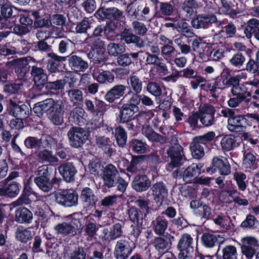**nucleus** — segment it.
<instances>
[{
    "instance_id": "nucleus-1",
    "label": "nucleus",
    "mask_w": 259,
    "mask_h": 259,
    "mask_svg": "<svg viewBox=\"0 0 259 259\" xmlns=\"http://www.w3.org/2000/svg\"><path fill=\"white\" fill-rule=\"evenodd\" d=\"M104 184L108 188L117 186V190L123 192L126 188L127 183L119 176V172L112 164L107 165L103 170Z\"/></svg>"
},
{
    "instance_id": "nucleus-2",
    "label": "nucleus",
    "mask_w": 259,
    "mask_h": 259,
    "mask_svg": "<svg viewBox=\"0 0 259 259\" xmlns=\"http://www.w3.org/2000/svg\"><path fill=\"white\" fill-rule=\"evenodd\" d=\"M169 143L170 146L166 150V153L170 158V162L168 163V167L174 168L182 165L185 158L183 154V148L179 144L178 140L175 136L171 137Z\"/></svg>"
},
{
    "instance_id": "nucleus-3",
    "label": "nucleus",
    "mask_w": 259,
    "mask_h": 259,
    "mask_svg": "<svg viewBox=\"0 0 259 259\" xmlns=\"http://www.w3.org/2000/svg\"><path fill=\"white\" fill-rule=\"evenodd\" d=\"M85 42L91 45V50L88 54L89 59L95 63H100L103 60V51L105 49V42L100 38L88 36Z\"/></svg>"
},
{
    "instance_id": "nucleus-4",
    "label": "nucleus",
    "mask_w": 259,
    "mask_h": 259,
    "mask_svg": "<svg viewBox=\"0 0 259 259\" xmlns=\"http://www.w3.org/2000/svg\"><path fill=\"white\" fill-rule=\"evenodd\" d=\"M69 145L74 148L81 147L88 139L87 131L79 127L72 126L67 132Z\"/></svg>"
},
{
    "instance_id": "nucleus-5",
    "label": "nucleus",
    "mask_w": 259,
    "mask_h": 259,
    "mask_svg": "<svg viewBox=\"0 0 259 259\" xmlns=\"http://www.w3.org/2000/svg\"><path fill=\"white\" fill-rule=\"evenodd\" d=\"M37 177L34 178V182L41 191L48 192L52 189V182L50 180V173L48 165L39 166L37 171Z\"/></svg>"
},
{
    "instance_id": "nucleus-6",
    "label": "nucleus",
    "mask_w": 259,
    "mask_h": 259,
    "mask_svg": "<svg viewBox=\"0 0 259 259\" xmlns=\"http://www.w3.org/2000/svg\"><path fill=\"white\" fill-rule=\"evenodd\" d=\"M8 102L9 112L15 117L26 119L29 116L28 107L19 101L16 97L9 98Z\"/></svg>"
},
{
    "instance_id": "nucleus-7",
    "label": "nucleus",
    "mask_w": 259,
    "mask_h": 259,
    "mask_svg": "<svg viewBox=\"0 0 259 259\" xmlns=\"http://www.w3.org/2000/svg\"><path fill=\"white\" fill-rule=\"evenodd\" d=\"M193 239L190 234H184L179 240L178 248L180 252L178 259H192L194 252Z\"/></svg>"
},
{
    "instance_id": "nucleus-8",
    "label": "nucleus",
    "mask_w": 259,
    "mask_h": 259,
    "mask_svg": "<svg viewBox=\"0 0 259 259\" xmlns=\"http://www.w3.org/2000/svg\"><path fill=\"white\" fill-rule=\"evenodd\" d=\"M212 24H216L219 27L224 24V21H219L213 14H199L191 21L192 26L196 29L207 28Z\"/></svg>"
},
{
    "instance_id": "nucleus-9",
    "label": "nucleus",
    "mask_w": 259,
    "mask_h": 259,
    "mask_svg": "<svg viewBox=\"0 0 259 259\" xmlns=\"http://www.w3.org/2000/svg\"><path fill=\"white\" fill-rule=\"evenodd\" d=\"M31 65L30 74L37 89L41 90L48 80V76L38 61L35 60V62Z\"/></svg>"
},
{
    "instance_id": "nucleus-10",
    "label": "nucleus",
    "mask_w": 259,
    "mask_h": 259,
    "mask_svg": "<svg viewBox=\"0 0 259 259\" xmlns=\"http://www.w3.org/2000/svg\"><path fill=\"white\" fill-rule=\"evenodd\" d=\"M133 250V244L129 239H121L115 244L114 255L116 259H127Z\"/></svg>"
},
{
    "instance_id": "nucleus-11",
    "label": "nucleus",
    "mask_w": 259,
    "mask_h": 259,
    "mask_svg": "<svg viewBox=\"0 0 259 259\" xmlns=\"http://www.w3.org/2000/svg\"><path fill=\"white\" fill-rule=\"evenodd\" d=\"M200 121L201 127H208L215 124L216 120L214 117L215 110L214 107L209 104H205L199 107Z\"/></svg>"
},
{
    "instance_id": "nucleus-12",
    "label": "nucleus",
    "mask_w": 259,
    "mask_h": 259,
    "mask_svg": "<svg viewBox=\"0 0 259 259\" xmlns=\"http://www.w3.org/2000/svg\"><path fill=\"white\" fill-rule=\"evenodd\" d=\"M78 195L75 192L63 190L55 193L56 202L64 206L71 207L78 203Z\"/></svg>"
},
{
    "instance_id": "nucleus-13",
    "label": "nucleus",
    "mask_w": 259,
    "mask_h": 259,
    "mask_svg": "<svg viewBox=\"0 0 259 259\" xmlns=\"http://www.w3.org/2000/svg\"><path fill=\"white\" fill-rule=\"evenodd\" d=\"M35 62V59L32 57H24L14 59L12 61V65L15 72L21 77L25 76L31 67V65Z\"/></svg>"
},
{
    "instance_id": "nucleus-14",
    "label": "nucleus",
    "mask_w": 259,
    "mask_h": 259,
    "mask_svg": "<svg viewBox=\"0 0 259 259\" xmlns=\"http://www.w3.org/2000/svg\"><path fill=\"white\" fill-rule=\"evenodd\" d=\"M217 170L221 175H228L231 173V166L227 159L223 160L218 156L213 158L211 166L206 168V171L214 173Z\"/></svg>"
},
{
    "instance_id": "nucleus-15",
    "label": "nucleus",
    "mask_w": 259,
    "mask_h": 259,
    "mask_svg": "<svg viewBox=\"0 0 259 259\" xmlns=\"http://www.w3.org/2000/svg\"><path fill=\"white\" fill-rule=\"evenodd\" d=\"M61 101V100L54 101L52 98L47 99L36 103L33 108V111L36 116L39 117H42L47 111L51 112L54 109V107H56Z\"/></svg>"
},
{
    "instance_id": "nucleus-16",
    "label": "nucleus",
    "mask_w": 259,
    "mask_h": 259,
    "mask_svg": "<svg viewBox=\"0 0 259 259\" xmlns=\"http://www.w3.org/2000/svg\"><path fill=\"white\" fill-rule=\"evenodd\" d=\"M247 119L244 115H234L230 119H228V129L232 132H240L246 127Z\"/></svg>"
},
{
    "instance_id": "nucleus-17",
    "label": "nucleus",
    "mask_w": 259,
    "mask_h": 259,
    "mask_svg": "<svg viewBox=\"0 0 259 259\" xmlns=\"http://www.w3.org/2000/svg\"><path fill=\"white\" fill-rule=\"evenodd\" d=\"M66 57L69 66L75 72H84L89 67L87 62L80 56L72 53Z\"/></svg>"
},
{
    "instance_id": "nucleus-18",
    "label": "nucleus",
    "mask_w": 259,
    "mask_h": 259,
    "mask_svg": "<svg viewBox=\"0 0 259 259\" xmlns=\"http://www.w3.org/2000/svg\"><path fill=\"white\" fill-rule=\"evenodd\" d=\"M146 155H132L130 164L126 167L127 172L132 174L143 172L145 168L142 165V162L146 159Z\"/></svg>"
},
{
    "instance_id": "nucleus-19",
    "label": "nucleus",
    "mask_w": 259,
    "mask_h": 259,
    "mask_svg": "<svg viewBox=\"0 0 259 259\" xmlns=\"http://www.w3.org/2000/svg\"><path fill=\"white\" fill-rule=\"evenodd\" d=\"M120 39L127 44H134L138 48L144 46L143 40L140 36L134 34L130 30L124 29L120 34Z\"/></svg>"
},
{
    "instance_id": "nucleus-20",
    "label": "nucleus",
    "mask_w": 259,
    "mask_h": 259,
    "mask_svg": "<svg viewBox=\"0 0 259 259\" xmlns=\"http://www.w3.org/2000/svg\"><path fill=\"white\" fill-rule=\"evenodd\" d=\"M132 185L137 192H141L149 188L151 186V181L146 175L139 174L135 177Z\"/></svg>"
},
{
    "instance_id": "nucleus-21",
    "label": "nucleus",
    "mask_w": 259,
    "mask_h": 259,
    "mask_svg": "<svg viewBox=\"0 0 259 259\" xmlns=\"http://www.w3.org/2000/svg\"><path fill=\"white\" fill-rule=\"evenodd\" d=\"M50 59L48 60V68L51 73H56L61 70V63L66 61L67 57L58 56L54 53L51 52L47 54Z\"/></svg>"
},
{
    "instance_id": "nucleus-22",
    "label": "nucleus",
    "mask_w": 259,
    "mask_h": 259,
    "mask_svg": "<svg viewBox=\"0 0 259 259\" xmlns=\"http://www.w3.org/2000/svg\"><path fill=\"white\" fill-rule=\"evenodd\" d=\"M119 110L117 120L119 123H124L131 121L133 118L134 114L138 111L135 108L128 105V104H124L121 107H118Z\"/></svg>"
},
{
    "instance_id": "nucleus-23",
    "label": "nucleus",
    "mask_w": 259,
    "mask_h": 259,
    "mask_svg": "<svg viewBox=\"0 0 259 259\" xmlns=\"http://www.w3.org/2000/svg\"><path fill=\"white\" fill-rule=\"evenodd\" d=\"M246 26L244 28V33L247 38L253 36L255 39L259 41V20L252 18L247 21Z\"/></svg>"
},
{
    "instance_id": "nucleus-24",
    "label": "nucleus",
    "mask_w": 259,
    "mask_h": 259,
    "mask_svg": "<svg viewBox=\"0 0 259 259\" xmlns=\"http://www.w3.org/2000/svg\"><path fill=\"white\" fill-rule=\"evenodd\" d=\"M64 104L61 101L49 113L50 121L56 125H61L64 122Z\"/></svg>"
},
{
    "instance_id": "nucleus-25",
    "label": "nucleus",
    "mask_w": 259,
    "mask_h": 259,
    "mask_svg": "<svg viewBox=\"0 0 259 259\" xmlns=\"http://www.w3.org/2000/svg\"><path fill=\"white\" fill-rule=\"evenodd\" d=\"M126 87L124 85H116L107 91L104 96L105 100L109 103H112L123 96Z\"/></svg>"
},
{
    "instance_id": "nucleus-26",
    "label": "nucleus",
    "mask_w": 259,
    "mask_h": 259,
    "mask_svg": "<svg viewBox=\"0 0 259 259\" xmlns=\"http://www.w3.org/2000/svg\"><path fill=\"white\" fill-rule=\"evenodd\" d=\"M220 246L216 253L220 259H240L237 248L232 245H228L223 247L221 251Z\"/></svg>"
},
{
    "instance_id": "nucleus-27",
    "label": "nucleus",
    "mask_w": 259,
    "mask_h": 259,
    "mask_svg": "<svg viewBox=\"0 0 259 259\" xmlns=\"http://www.w3.org/2000/svg\"><path fill=\"white\" fill-rule=\"evenodd\" d=\"M151 190L154 199L156 201H163L167 196L168 190L166 185L162 182L154 184Z\"/></svg>"
},
{
    "instance_id": "nucleus-28",
    "label": "nucleus",
    "mask_w": 259,
    "mask_h": 259,
    "mask_svg": "<svg viewBox=\"0 0 259 259\" xmlns=\"http://www.w3.org/2000/svg\"><path fill=\"white\" fill-rule=\"evenodd\" d=\"M58 170L66 182H71L74 180V176L77 170L71 163L68 162L61 165Z\"/></svg>"
},
{
    "instance_id": "nucleus-29",
    "label": "nucleus",
    "mask_w": 259,
    "mask_h": 259,
    "mask_svg": "<svg viewBox=\"0 0 259 259\" xmlns=\"http://www.w3.org/2000/svg\"><path fill=\"white\" fill-rule=\"evenodd\" d=\"M174 237L170 234H167L164 236L156 237L154 239L153 244L155 249L159 252L167 249Z\"/></svg>"
},
{
    "instance_id": "nucleus-30",
    "label": "nucleus",
    "mask_w": 259,
    "mask_h": 259,
    "mask_svg": "<svg viewBox=\"0 0 259 259\" xmlns=\"http://www.w3.org/2000/svg\"><path fill=\"white\" fill-rule=\"evenodd\" d=\"M168 224V221L163 215H158L152 222V228L157 235L161 236L164 234Z\"/></svg>"
},
{
    "instance_id": "nucleus-31",
    "label": "nucleus",
    "mask_w": 259,
    "mask_h": 259,
    "mask_svg": "<svg viewBox=\"0 0 259 259\" xmlns=\"http://www.w3.org/2000/svg\"><path fill=\"white\" fill-rule=\"evenodd\" d=\"M123 223H117L113 225L109 230H104V237L106 239L113 240L120 237L122 234Z\"/></svg>"
},
{
    "instance_id": "nucleus-32",
    "label": "nucleus",
    "mask_w": 259,
    "mask_h": 259,
    "mask_svg": "<svg viewBox=\"0 0 259 259\" xmlns=\"http://www.w3.org/2000/svg\"><path fill=\"white\" fill-rule=\"evenodd\" d=\"M142 133L145 135L150 141L159 142L163 144L166 142V138L162 136L156 132H155L151 127L148 124L143 125L142 130Z\"/></svg>"
},
{
    "instance_id": "nucleus-33",
    "label": "nucleus",
    "mask_w": 259,
    "mask_h": 259,
    "mask_svg": "<svg viewBox=\"0 0 259 259\" xmlns=\"http://www.w3.org/2000/svg\"><path fill=\"white\" fill-rule=\"evenodd\" d=\"M144 53L143 51H139L136 53H131L130 54H121L117 58L118 64L122 67L129 66L132 63V58L134 60H137L139 55Z\"/></svg>"
},
{
    "instance_id": "nucleus-34",
    "label": "nucleus",
    "mask_w": 259,
    "mask_h": 259,
    "mask_svg": "<svg viewBox=\"0 0 259 259\" xmlns=\"http://www.w3.org/2000/svg\"><path fill=\"white\" fill-rule=\"evenodd\" d=\"M54 230L57 234L63 235H75L76 230L71 223L63 222L59 223L54 227Z\"/></svg>"
},
{
    "instance_id": "nucleus-35",
    "label": "nucleus",
    "mask_w": 259,
    "mask_h": 259,
    "mask_svg": "<svg viewBox=\"0 0 259 259\" xmlns=\"http://www.w3.org/2000/svg\"><path fill=\"white\" fill-rule=\"evenodd\" d=\"M16 221L19 223H30L33 219V214L26 207H20L15 212Z\"/></svg>"
},
{
    "instance_id": "nucleus-36",
    "label": "nucleus",
    "mask_w": 259,
    "mask_h": 259,
    "mask_svg": "<svg viewBox=\"0 0 259 259\" xmlns=\"http://www.w3.org/2000/svg\"><path fill=\"white\" fill-rule=\"evenodd\" d=\"M200 174V167L195 163H193L184 171L182 177L184 181L188 183L197 177Z\"/></svg>"
},
{
    "instance_id": "nucleus-37",
    "label": "nucleus",
    "mask_w": 259,
    "mask_h": 259,
    "mask_svg": "<svg viewBox=\"0 0 259 259\" xmlns=\"http://www.w3.org/2000/svg\"><path fill=\"white\" fill-rule=\"evenodd\" d=\"M198 7L199 5L195 0H186L182 3L181 9L186 17L190 18Z\"/></svg>"
},
{
    "instance_id": "nucleus-38",
    "label": "nucleus",
    "mask_w": 259,
    "mask_h": 259,
    "mask_svg": "<svg viewBox=\"0 0 259 259\" xmlns=\"http://www.w3.org/2000/svg\"><path fill=\"white\" fill-rule=\"evenodd\" d=\"M221 149L224 152H228L234 149L236 146L235 137L232 135L224 136L220 142Z\"/></svg>"
},
{
    "instance_id": "nucleus-39",
    "label": "nucleus",
    "mask_w": 259,
    "mask_h": 259,
    "mask_svg": "<svg viewBox=\"0 0 259 259\" xmlns=\"http://www.w3.org/2000/svg\"><path fill=\"white\" fill-rule=\"evenodd\" d=\"M67 93L70 101L74 106H78L83 102V93L80 90L70 89L67 91Z\"/></svg>"
},
{
    "instance_id": "nucleus-40",
    "label": "nucleus",
    "mask_w": 259,
    "mask_h": 259,
    "mask_svg": "<svg viewBox=\"0 0 259 259\" xmlns=\"http://www.w3.org/2000/svg\"><path fill=\"white\" fill-rule=\"evenodd\" d=\"M80 199L88 206L94 205L97 200L93 190L88 187L83 188L81 191Z\"/></svg>"
},
{
    "instance_id": "nucleus-41",
    "label": "nucleus",
    "mask_w": 259,
    "mask_h": 259,
    "mask_svg": "<svg viewBox=\"0 0 259 259\" xmlns=\"http://www.w3.org/2000/svg\"><path fill=\"white\" fill-rule=\"evenodd\" d=\"M33 235V234L30 228H18L15 233L16 239L24 243H26L28 240H31Z\"/></svg>"
},
{
    "instance_id": "nucleus-42",
    "label": "nucleus",
    "mask_w": 259,
    "mask_h": 259,
    "mask_svg": "<svg viewBox=\"0 0 259 259\" xmlns=\"http://www.w3.org/2000/svg\"><path fill=\"white\" fill-rule=\"evenodd\" d=\"M145 55L146 56V65H156L159 66V68L164 71H167V68L166 65L163 63L160 62L161 59H160L159 57L152 55L149 52H146Z\"/></svg>"
},
{
    "instance_id": "nucleus-43",
    "label": "nucleus",
    "mask_w": 259,
    "mask_h": 259,
    "mask_svg": "<svg viewBox=\"0 0 259 259\" xmlns=\"http://www.w3.org/2000/svg\"><path fill=\"white\" fill-rule=\"evenodd\" d=\"M107 52L111 56L118 57L125 51V46L120 43L110 42L107 47Z\"/></svg>"
},
{
    "instance_id": "nucleus-44",
    "label": "nucleus",
    "mask_w": 259,
    "mask_h": 259,
    "mask_svg": "<svg viewBox=\"0 0 259 259\" xmlns=\"http://www.w3.org/2000/svg\"><path fill=\"white\" fill-rule=\"evenodd\" d=\"M177 52L173 44L163 45L161 47V55L162 57L168 62H170L174 58V55Z\"/></svg>"
},
{
    "instance_id": "nucleus-45",
    "label": "nucleus",
    "mask_w": 259,
    "mask_h": 259,
    "mask_svg": "<svg viewBox=\"0 0 259 259\" xmlns=\"http://www.w3.org/2000/svg\"><path fill=\"white\" fill-rule=\"evenodd\" d=\"M19 188L18 184L14 183L9 184L6 188H0V196H8L10 197H15L18 194Z\"/></svg>"
},
{
    "instance_id": "nucleus-46",
    "label": "nucleus",
    "mask_w": 259,
    "mask_h": 259,
    "mask_svg": "<svg viewBox=\"0 0 259 259\" xmlns=\"http://www.w3.org/2000/svg\"><path fill=\"white\" fill-rule=\"evenodd\" d=\"M130 148L135 152L144 154L147 151V145L141 140L134 139L129 143Z\"/></svg>"
},
{
    "instance_id": "nucleus-47",
    "label": "nucleus",
    "mask_w": 259,
    "mask_h": 259,
    "mask_svg": "<svg viewBox=\"0 0 259 259\" xmlns=\"http://www.w3.org/2000/svg\"><path fill=\"white\" fill-rule=\"evenodd\" d=\"M114 133L118 146L123 147L127 141V134L125 130L119 126L115 129Z\"/></svg>"
},
{
    "instance_id": "nucleus-48",
    "label": "nucleus",
    "mask_w": 259,
    "mask_h": 259,
    "mask_svg": "<svg viewBox=\"0 0 259 259\" xmlns=\"http://www.w3.org/2000/svg\"><path fill=\"white\" fill-rule=\"evenodd\" d=\"M129 84L134 92L140 93L142 91L143 83L137 75L132 74L129 77Z\"/></svg>"
},
{
    "instance_id": "nucleus-49",
    "label": "nucleus",
    "mask_w": 259,
    "mask_h": 259,
    "mask_svg": "<svg viewBox=\"0 0 259 259\" xmlns=\"http://www.w3.org/2000/svg\"><path fill=\"white\" fill-rule=\"evenodd\" d=\"M128 214L130 220L134 223L142 224L143 214L141 211L135 207H131L128 210Z\"/></svg>"
},
{
    "instance_id": "nucleus-50",
    "label": "nucleus",
    "mask_w": 259,
    "mask_h": 259,
    "mask_svg": "<svg viewBox=\"0 0 259 259\" xmlns=\"http://www.w3.org/2000/svg\"><path fill=\"white\" fill-rule=\"evenodd\" d=\"M94 78L101 84L112 83L115 78L114 74L109 71H103L99 73L97 76L94 77Z\"/></svg>"
},
{
    "instance_id": "nucleus-51",
    "label": "nucleus",
    "mask_w": 259,
    "mask_h": 259,
    "mask_svg": "<svg viewBox=\"0 0 259 259\" xmlns=\"http://www.w3.org/2000/svg\"><path fill=\"white\" fill-rule=\"evenodd\" d=\"M39 159L43 162L49 163H56L59 160L57 157L53 155L52 151L47 149L40 151L38 153Z\"/></svg>"
},
{
    "instance_id": "nucleus-52",
    "label": "nucleus",
    "mask_w": 259,
    "mask_h": 259,
    "mask_svg": "<svg viewBox=\"0 0 259 259\" xmlns=\"http://www.w3.org/2000/svg\"><path fill=\"white\" fill-rule=\"evenodd\" d=\"M96 142L99 147L104 150H107L108 155H111L113 150L112 148H110L111 141L108 138L104 136L97 137Z\"/></svg>"
},
{
    "instance_id": "nucleus-53",
    "label": "nucleus",
    "mask_w": 259,
    "mask_h": 259,
    "mask_svg": "<svg viewBox=\"0 0 259 259\" xmlns=\"http://www.w3.org/2000/svg\"><path fill=\"white\" fill-rule=\"evenodd\" d=\"M214 132H209L202 136H196L193 139L192 142L198 145H205L207 143L212 141L215 137Z\"/></svg>"
},
{
    "instance_id": "nucleus-54",
    "label": "nucleus",
    "mask_w": 259,
    "mask_h": 259,
    "mask_svg": "<svg viewBox=\"0 0 259 259\" xmlns=\"http://www.w3.org/2000/svg\"><path fill=\"white\" fill-rule=\"evenodd\" d=\"M146 88L149 93L155 97H159L162 94V89L160 84L155 81H148Z\"/></svg>"
},
{
    "instance_id": "nucleus-55",
    "label": "nucleus",
    "mask_w": 259,
    "mask_h": 259,
    "mask_svg": "<svg viewBox=\"0 0 259 259\" xmlns=\"http://www.w3.org/2000/svg\"><path fill=\"white\" fill-rule=\"evenodd\" d=\"M41 143L40 138L32 136L27 137L24 141L25 147L30 149H41Z\"/></svg>"
},
{
    "instance_id": "nucleus-56",
    "label": "nucleus",
    "mask_w": 259,
    "mask_h": 259,
    "mask_svg": "<svg viewBox=\"0 0 259 259\" xmlns=\"http://www.w3.org/2000/svg\"><path fill=\"white\" fill-rule=\"evenodd\" d=\"M190 149L192 156L195 159H200L204 155L203 146L192 142L190 145Z\"/></svg>"
},
{
    "instance_id": "nucleus-57",
    "label": "nucleus",
    "mask_w": 259,
    "mask_h": 259,
    "mask_svg": "<svg viewBox=\"0 0 259 259\" xmlns=\"http://www.w3.org/2000/svg\"><path fill=\"white\" fill-rule=\"evenodd\" d=\"M220 236H217L210 233H204L203 234L201 240L203 244L207 247H212L218 242V239Z\"/></svg>"
},
{
    "instance_id": "nucleus-58",
    "label": "nucleus",
    "mask_w": 259,
    "mask_h": 259,
    "mask_svg": "<svg viewBox=\"0 0 259 259\" xmlns=\"http://www.w3.org/2000/svg\"><path fill=\"white\" fill-rule=\"evenodd\" d=\"M92 22L88 18H84L78 22L75 27V31L78 33H85L91 27Z\"/></svg>"
},
{
    "instance_id": "nucleus-59",
    "label": "nucleus",
    "mask_w": 259,
    "mask_h": 259,
    "mask_svg": "<svg viewBox=\"0 0 259 259\" xmlns=\"http://www.w3.org/2000/svg\"><path fill=\"white\" fill-rule=\"evenodd\" d=\"M258 223V221L254 215L249 214L240 225V227L243 229H254L255 225Z\"/></svg>"
},
{
    "instance_id": "nucleus-60",
    "label": "nucleus",
    "mask_w": 259,
    "mask_h": 259,
    "mask_svg": "<svg viewBox=\"0 0 259 259\" xmlns=\"http://www.w3.org/2000/svg\"><path fill=\"white\" fill-rule=\"evenodd\" d=\"M250 102V99L247 97V96H235L231 98L228 101V105L231 108H235L242 102L248 103Z\"/></svg>"
},
{
    "instance_id": "nucleus-61",
    "label": "nucleus",
    "mask_w": 259,
    "mask_h": 259,
    "mask_svg": "<svg viewBox=\"0 0 259 259\" xmlns=\"http://www.w3.org/2000/svg\"><path fill=\"white\" fill-rule=\"evenodd\" d=\"M255 156L250 151H245L243 153V165L245 168H250L255 164Z\"/></svg>"
},
{
    "instance_id": "nucleus-62",
    "label": "nucleus",
    "mask_w": 259,
    "mask_h": 259,
    "mask_svg": "<svg viewBox=\"0 0 259 259\" xmlns=\"http://www.w3.org/2000/svg\"><path fill=\"white\" fill-rule=\"evenodd\" d=\"M103 166L99 159H93L90 162L89 168L91 174L95 176L98 175L102 170Z\"/></svg>"
},
{
    "instance_id": "nucleus-63",
    "label": "nucleus",
    "mask_w": 259,
    "mask_h": 259,
    "mask_svg": "<svg viewBox=\"0 0 259 259\" xmlns=\"http://www.w3.org/2000/svg\"><path fill=\"white\" fill-rule=\"evenodd\" d=\"M87 252L83 247L78 246L74 248L69 256L68 259H85Z\"/></svg>"
},
{
    "instance_id": "nucleus-64",
    "label": "nucleus",
    "mask_w": 259,
    "mask_h": 259,
    "mask_svg": "<svg viewBox=\"0 0 259 259\" xmlns=\"http://www.w3.org/2000/svg\"><path fill=\"white\" fill-rule=\"evenodd\" d=\"M178 31L186 37H192L195 35L191 27L186 22L179 25Z\"/></svg>"
}]
</instances>
